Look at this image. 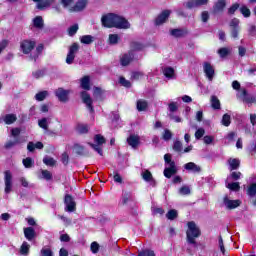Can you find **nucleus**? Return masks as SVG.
<instances>
[{"label":"nucleus","instance_id":"nucleus-55","mask_svg":"<svg viewBox=\"0 0 256 256\" xmlns=\"http://www.w3.org/2000/svg\"><path fill=\"white\" fill-rule=\"evenodd\" d=\"M19 143H21V141H19V140L8 141V142L5 144V148H6V149H11V147H15V145H19Z\"/></svg>","mask_w":256,"mask_h":256},{"label":"nucleus","instance_id":"nucleus-27","mask_svg":"<svg viewBox=\"0 0 256 256\" xmlns=\"http://www.w3.org/2000/svg\"><path fill=\"white\" fill-rule=\"evenodd\" d=\"M95 41V37L91 35H84L80 38V43H83V45H91Z\"/></svg>","mask_w":256,"mask_h":256},{"label":"nucleus","instance_id":"nucleus-26","mask_svg":"<svg viewBox=\"0 0 256 256\" xmlns=\"http://www.w3.org/2000/svg\"><path fill=\"white\" fill-rule=\"evenodd\" d=\"M163 75H165L167 79H175V69H173V67H165L163 69Z\"/></svg>","mask_w":256,"mask_h":256},{"label":"nucleus","instance_id":"nucleus-42","mask_svg":"<svg viewBox=\"0 0 256 256\" xmlns=\"http://www.w3.org/2000/svg\"><path fill=\"white\" fill-rule=\"evenodd\" d=\"M137 256H155V251L149 249L142 250L138 252Z\"/></svg>","mask_w":256,"mask_h":256},{"label":"nucleus","instance_id":"nucleus-64","mask_svg":"<svg viewBox=\"0 0 256 256\" xmlns=\"http://www.w3.org/2000/svg\"><path fill=\"white\" fill-rule=\"evenodd\" d=\"M101 95H103V90H101V88H99V87L94 88V97L96 99H99V97H101Z\"/></svg>","mask_w":256,"mask_h":256},{"label":"nucleus","instance_id":"nucleus-49","mask_svg":"<svg viewBox=\"0 0 256 256\" xmlns=\"http://www.w3.org/2000/svg\"><path fill=\"white\" fill-rule=\"evenodd\" d=\"M229 179H233L234 181H238V179H241V172H232L230 176L227 178V181Z\"/></svg>","mask_w":256,"mask_h":256},{"label":"nucleus","instance_id":"nucleus-29","mask_svg":"<svg viewBox=\"0 0 256 256\" xmlns=\"http://www.w3.org/2000/svg\"><path fill=\"white\" fill-rule=\"evenodd\" d=\"M147 107H149V104H147V101L142 100V99L137 101L138 111H147Z\"/></svg>","mask_w":256,"mask_h":256},{"label":"nucleus","instance_id":"nucleus-40","mask_svg":"<svg viewBox=\"0 0 256 256\" xmlns=\"http://www.w3.org/2000/svg\"><path fill=\"white\" fill-rule=\"evenodd\" d=\"M229 53H231V50L229 48H220L218 50V54L219 56L223 59L225 57H227V55H229Z\"/></svg>","mask_w":256,"mask_h":256},{"label":"nucleus","instance_id":"nucleus-13","mask_svg":"<svg viewBox=\"0 0 256 256\" xmlns=\"http://www.w3.org/2000/svg\"><path fill=\"white\" fill-rule=\"evenodd\" d=\"M69 90H65L63 88H58L55 91L56 97L59 99V101H62L63 103L67 102L69 100Z\"/></svg>","mask_w":256,"mask_h":256},{"label":"nucleus","instance_id":"nucleus-43","mask_svg":"<svg viewBox=\"0 0 256 256\" xmlns=\"http://www.w3.org/2000/svg\"><path fill=\"white\" fill-rule=\"evenodd\" d=\"M41 256H53V250L51 248L43 247L40 251Z\"/></svg>","mask_w":256,"mask_h":256},{"label":"nucleus","instance_id":"nucleus-39","mask_svg":"<svg viewBox=\"0 0 256 256\" xmlns=\"http://www.w3.org/2000/svg\"><path fill=\"white\" fill-rule=\"evenodd\" d=\"M33 23H34V27L41 29V27H43V18L41 16H38L34 18Z\"/></svg>","mask_w":256,"mask_h":256},{"label":"nucleus","instance_id":"nucleus-22","mask_svg":"<svg viewBox=\"0 0 256 256\" xmlns=\"http://www.w3.org/2000/svg\"><path fill=\"white\" fill-rule=\"evenodd\" d=\"M24 237L28 241H33L35 239V229L33 227L24 228Z\"/></svg>","mask_w":256,"mask_h":256},{"label":"nucleus","instance_id":"nucleus-36","mask_svg":"<svg viewBox=\"0 0 256 256\" xmlns=\"http://www.w3.org/2000/svg\"><path fill=\"white\" fill-rule=\"evenodd\" d=\"M226 187L230 189V191H239V189H241L239 182L226 183Z\"/></svg>","mask_w":256,"mask_h":256},{"label":"nucleus","instance_id":"nucleus-3","mask_svg":"<svg viewBox=\"0 0 256 256\" xmlns=\"http://www.w3.org/2000/svg\"><path fill=\"white\" fill-rule=\"evenodd\" d=\"M94 143H89L90 147L97 152L98 155H103V145H105V137L100 134L94 136Z\"/></svg>","mask_w":256,"mask_h":256},{"label":"nucleus","instance_id":"nucleus-34","mask_svg":"<svg viewBox=\"0 0 256 256\" xmlns=\"http://www.w3.org/2000/svg\"><path fill=\"white\" fill-rule=\"evenodd\" d=\"M48 95H49V92L41 91L35 95V99H36V101H45V99H47Z\"/></svg>","mask_w":256,"mask_h":256},{"label":"nucleus","instance_id":"nucleus-6","mask_svg":"<svg viewBox=\"0 0 256 256\" xmlns=\"http://www.w3.org/2000/svg\"><path fill=\"white\" fill-rule=\"evenodd\" d=\"M35 45H37V43L34 40L26 39L20 43V49L22 53H24V55H29V53H31L32 50L35 49Z\"/></svg>","mask_w":256,"mask_h":256},{"label":"nucleus","instance_id":"nucleus-47","mask_svg":"<svg viewBox=\"0 0 256 256\" xmlns=\"http://www.w3.org/2000/svg\"><path fill=\"white\" fill-rule=\"evenodd\" d=\"M77 31H79V25L74 24L73 26H71L68 29V35H70V37H73V35H75V33H77Z\"/></svg>","mask_w":256,"mask_h":256},{"label":"nucleus","instance_id":"nucleus-54","mask_svg":"<svg viewBox=\"0 0 256 256\" xmlns=\"http://www.w3.org/2000/svg\"><path fill=\"white\" fill-rule=\"evenodd\" d=\"M173 149H174V151H177L178 153L181 152V150L183 149V144L181 143V141H175Z\"/></svg>","mask_w":256,"mask_h":256},{"label":"nucleus","instance_id":"nucleus-23","mask_svg":"<svg viewBox=\"0 0 256 256\" xmlns=\"http://www.w3.org/2000/svg\"><path fill=\"white\" fill-rule=\"evenodd\" d=\"M228 165L230 167V171H235L241 165V160L237 158H229Z\"/></svg>","mask_w":256,"mask_h":256},{"label":"nucleus","instance_id":"nucleus-28","mask_svg":"<svg viewBox=\"0 0 256 256\" xmlns=\"http://www.w3.org/2000/svg\"><path fill=\"white\" fill-rule=\"evenodd\" d=\"M74 151L77 155H87V153H89L81 144H76L74 146Z\"/></svg>","mask_w":256,"mask_h":256},{"label":"nucleus","instance_id":"nucleus-63","mask_svg":"<svg viewBox=\"0 0 256 256\" xmlns=\"http://www.w3.org/2000/svg\"><path fill=\"white\" fill-rule=\"evenodd\" d=\"M131 199V193L124 192L122 196V203L125 205Z\"/></svg>","mask_w":256,"mask_h":256},{"label":"nucleus","instance_id":"nucleus-52","mask_svg":"<svg viewBox=\"0 0 256 256\" xmlns=\"http://www.w3.org/2000/svg\"><path fill=\"white\" fill-rule=\"evenodd\" d=\"M90 249H91V252L94 254L99 253V243L92 242L90 245Z\"/></svg>","mask_w":256,"mask_h":256},{"label":"nucleus","instance_id":"nucleus-7","mask_svg":"<svg viewBox=\"0 0 256 256\" xmlns=\"http://www.w3.org/2000/svg\"><path fill=\"white\" fill-rule=\"evenodd\" d=\"M175 174H177V165H175V162H170V164H167V167L164 169V176L167 179H171Z\"/></svg>","mask_w":256,"mask_h":256},{"label":"nucleus","instance_id":"nucleus-18","mask_svg":"<svg viewBox=\"0 0 256 256\" xmlns=\"http://www.w3.org/2000/svg\"><path fill=\"white\" fill-rule=\"evenodd\" d=\"M86 7H87V0H78L73 7L69 8V11L71 13L73 12L78 13L79 11H83V9H85Z\"/></svg>","mask_w":256,"mask_h":256},{"label":"nucleus","instance_id":"nucleus-19","mask_svg":"<svg viewBox=\"0 0 256 256\" xmlns=\"http://www.w3.org/2000/svg\"><path fill=\"white\" fill-rule=\"evenodd\" d=\"M141 177L142 179H144V181H146V183H150L152 187H155V184H156L155 179L153 178V174H151L149 170L142 171Z\"/></svg>","mask_w":256,"mask_h":256},{"label":"nucleus","instance_id":"nucleus-14","mask_svg":"<svg viewBox=\"0 0 256 256\" xmlns=\"http://www.w3.org/2000/svg\"><path fill=\"white\" fill-rule=\"evenodd\" d=\"M239 97H241V99H243V101L245 103H248V104H252V103H255L256 101V97L253 96V95H249L247 94V90L245 89H241L240 92H239Z\"/></svg>","mask_w":256,"mask_h":256},{"label":"nucleus","instance_id":"nucleus-53","mask_svg":"<svg viewBox=\"0 0 256 256\" xmlns=\"http://www.w3.org/2000/svg\"><path fill=\"white\" fill-rule=\"evenodd\" d=\"M248 195H250V197H255V195H256V184L250 185V187L248 188Z\"/></svg>","mask_w":256,"mask_h":256},{"label":"nucleus","instance_id":"nucleus-38","mask_svg":"<svg viewBox=\"0 0 256 256\" xmlns=\"http://www.w3.org/2000/svg\"><path fill=\"white\" fill-rule=\"evenodd\" d=\"M222 125H224V127H229V125H231V116L229 114L223 115Z\"/></svg>","mask_w":256,"mask_h":256},{"label":"nucleus","instance_id":"nucleus-45","mask_svg":"<svg viewBox=\"0 0 256 256\" xmlns=\"http://www.w3.org/2000/svg\"><path fill=\"white\" fill-rule=\"evenodd\" d=\"M141 49H143V44H141L139 42H132L131 43L132 53H133V51H141Z\"/></svg>","mask_w":256,"mask_h":256},{"label":"nucleus","instance_id":"nucleus-37","mask_svg":"<svg viewBox=\"0 0 256 256\" xmlns=\"http://www.w3.org/2000/svg\"><path fill=\"white\" fill-rule=\"evenodd\" d=\"M177 215H178L177 210L172 209V210L167 212L166 217L170 221H173L174 219H177Z\"/></svg>","mask_w":256,"mask_h":256},{"label":"nucleus","instance_id":"nucleus-31","mask_svg":"<svg viewBox=\"0 0 256 256\" xmlns=\"http://www.w3.org/2000/svg\"><path fill=\"white\" fill-rule=\"evenodd\" d=\"M29 249H31V245L27 242H23L20 248L21 255H29Z\"/></svg>","mask_w":256,"mask_h":256},{"label":"nucleus","instance_id":"nucleus-24","mask_svg":"<svg viewBox=\"0 0 256 256\" xmlns=\"http://www.w3.org/2000/svg\"><path fill=\"white\" fill-rule=\"evenodd\" d=\"M2 121H4V123L6 125H13V123H15V121H17V115H15V114H6L2 118Z\"/></svg>","mask_w":256,"mask_h":256},{"label":"nucleus","instance_id":"nucleus-35","mask_svg":"<svg viewBox=\"0 0 256 256\" xmlns=\"http://www.w3.org/2000/svg\"><path fill=\"white\" fill-rule=\"evenodd\" d=\"M211 105L213 109H221V102L219 101V98H217V96L211 97Z\"/></svg>","mask_w":256,"mask_h":256},{"label":"nucleus","instance_id":"nucleus-2","mask_svg":"<svg viewBox=\"0 0 256 256\" xmlns=\"http://www.w3.org/2000/svg\"><path fill=\"white\" fill-rule=\"evenodd\" d=\"M187 231H186V239L187 243L190 245H194L197 247V241L195 239L201 237V229L197 227V224L194 221H190L187 223Z\"/></svg>","mask_w":256,"mask_h":256},{"label":"nucleus","instance_id":"nucleus-51","mask_svg":"<svg viewBox=\"0 0 256 256\" xmlns=\"http://www.w3.org/2000/svg\"><path fill=\"white\" fill-rule=\"evenodd\" d=\"M77 51H79V44L74 43V44H72V45L70 46L68 53H70V54H72V55H75V53H77Z\"/></svg>","mask_w":256,"mask_h":256},{"label":"nucleus","instance_id":"nucleus-44","mask_svg":"<svg viewBox=\"0 0 256 256\" xmlns=\"http://www.w3.org/2000/svg\"><path fill=\"white\" fill-rule=\"evenodd\" d=\"M43 163L45 165H48L49 167H53V165H55V159H53L52 157L46 156L43 159Z\"/></svg>","mask_w":256,"mask_h":256},{"label":"nucleus","instance_id":"nucleus-4","mask_svg":"<svg viewBox=\"0 0 256 256\" xmlns=\"http://www.w3.org/2000/svg\"><path fill=\"white\" fill-rule=\"evenodd\" d=\"M241 21L234 18L230 21V37L232 39H239V33H241V26H239Z\"/></svg>","mask_w":256,"mask_h":256},{"label":"nucleus","instance_id":"nucleus-30","mask_svg":"<svg viewBox=\"0 0 256 256\" xmlns=\"http://www.w3.org/2000/svg\"><path fill=\"white\" fill-rule=\"evenodd\" d=\"M89 85H90L89 76H84L81 79V87H82V89H85L86 91H89V89H90Z\"/></svg>","mask_w":256,"mask_h":256},{"label":"nucleus","instance_id":"nucleus-61","mask_svg":"<svg viewBox=\"0 0 256 256\" xmlns=\"http://www.w3.org/2000/svg\"><path fill=\"white\" fill-rule=\"evenodd\" d=\"M179 193L180 195H189V193H191V189H189L187 186H184L179 189Z\"/></svg>","mask_w":256,"mask_h":256},{"label":"nucleus","instance_id":"nucleus-12","mask_svg":"<svg viewBox=\"0 0 256 256\" xmlns=\"http://www.w3.org/2000/svg\"><path fill=\"white\" fill-rule=\"evenodd\" d=\"M169 15H171V10H164L161 14H159L155 19V25H163L169 19Z\"/></svg>","mask_w":256,"mask_h":256},{"label":"nucleus","instance_id":"nucleus-16","mask_svg":"<svg viewBox=\"0 0 256 256\" xmlns=\"http://www.w3.org/2000/svg\"><path fill=\"white\" fill-rule=\"evenodd\" d=\"M64 203L66 205V211H69L70 213H73L75 211V200H73V197L71 195H66L64 199Z\"/></svg>","mask_w":256,"mask_h":256},{"label":"nucleus","instance_id":"nucleus-25","mask_svg":"<svg viewBox=\"0 0 256 256\" xmlns=\"http://www.w3.org/2000/svg\"><path fill=\"white\" fill-rule=\"evenodd\" d=\"M227 3L225 0H218L214 5V13H220V11H223L225 9V6Z\"/></svg>","mask_w":256,"mask_h":256},{"label":"nucleus","instance_id":"nucleus-20","mask_svg":"<svg viewBox=\"0 0 256 256\" xmlns=\"http://www.w3.org/2000/svg\"><path fill=\"white\" fill-rule=\"evenodd\" d=\"M184 169L190 173H201V166L195 164V162H188L184 165Z\"/></svg>","mask_w":256,"mask_h":256},{"label":"nucleus","instance_id":"nucleus-60","mask_svg":"<svg viewBox=\"0 0 256 256\" xmlns=\"http://www.w3.org/2000/svg\"><path fill=\"white\" fill-rule=\"evenodd\" d=\"M205 135V129L203 128H199L196 132H195V138L196 139H201V137H203Z\"/></svg>","mask_w":256,"mask_h":256},{"label":"nucleus","instance_id":"nucleus-1","mask_svg":"<svg viewBox=\"0 0 256 256\" xmlns=\"http://www.w3.org/2000/svg\"><path fill=\"white\" fill-rule=\"evenodd\" d=\"M101 21L102 25L104 27H108V29H111L113 27H115L116 29H129L131 27V24H129V21H127V19L117 14L104 15Z\"/></svg>","mask_w":256,"mask_h":256},{"label":"nucleus","instance_id":"nucleus-32","mask_svg":"<svg viewBox=\"0 0 256 256\" xmlns=\"http://www.w3.org/2000/svg\"><path fill=\"white\" fill-rule=\"evenodd\" d=\"M119 35L117 34H110L108 38L109 45H117L119 43Z\"/></svg>","mask_w":256,"mask_h":256},{"label":"nucleus","instance_id":"nucleus-41","mask_svg":"<svg viewBox=\"0 0 256 256\" xmlns=\"http://www.w3.org/2000/svg\"><path fill=\"white\" fill-rule=\"evenodd\" d=\"M60 3L64 9H70L71 5L75 3V0H60Z\"/></svg>","mask_w":256,"mask_h":256},{"label":"nucleus","instance_id":"nucleus-48","mask_svg":"<svg viewBox=\"0 0 256 256\" xmlns=\"http://www.w3.org/2000/svg\"><path fill=\"white\" fill-rule=\"evenodd\" d=\"M240 13H242V15L244 17H251V10H249V8H247V6H242L240 8Z\"/></svg>","mask_w":256,"mask_h":256},{"label":"nucleus","instance_id":"nucleus-15","mask_svg":"<svg viewBox=\"0 0 256 256\" xmlns=\"http://www.w3.org/2000/svg\"><path fill=\"white\" fill-rule=\"evenodd\" d=\"M209 0H189L186 2V7L188 9H195V7H201L203 5H207Z\"/></svg>","mask_w":256,"mask_h":256},{"label":"nucleus","instance_id":"nucleus-5","mask_svg":"<svg viewBox=\"0 0 256 256\" xmlns=\"http://www.w3.org/2000/svg\"><path fill=\"white\" fill-rule=\"evenodd\" d=\"M4 185V191L6 195H9L13 191V174L9 170L4 172Z\"/></svg>","mask_w":256,"mask_h":256},{"label":"nucleus","instance_id":"nucleus-9","mask_svg":"<svg viewBox=\"0 0 256 256\" xmlns=\"http://www.w3.org/2000/svg\"><path fill=\"white\" fill-rule=\"evenodd\" d=\"M135 59V53H133V51H129L126 54H123L120 58V63L122 65V67H127V65H129V63H131V61H133Z\"/></svg>","mask_w":256,"mask_h":256},{"label":"nucleus","instance_id":"nucleus-33","mask_svg":"<svg viewBox=\"0 0 256 256\" xmlns=\"http://www.w3.org/2000/svg\"><path fill=\"white\" fill-rule=\"evenodd\" d=\"M38 125L41 129H44L45 131H47V129H49V119L47 118H42L38 121Z\"/></svg>","mask_w":256,"mask_h":256},{"label":"nucleus","instance_id":"nucleus-58","mask_svg":"<svg viewBox=\"0 0 256 256\" xmlns=\"http://www.w3.org/2000/svg\"><path fill=\"white\" fill-rule=\"evenodd\" d=\"M119 83L120 85H123V87H131V82L124 77H120Z\"/></svg>","mask_w":256,"mask_h":256},{"label":"nucleus","instance_id":"nucleus-50","mask_svg":"<svg viewBox=\"0 0 256 256\" xmlns=\"http://www.w3.org/2000/svg\"><path fill=\"white\" fill-rule=\"evenodd\" d=\"M23 165L26 167V169H30V167H33V159L31 158H26L23 160Z\"/></svg>","mask_w":256,"mask_h":256},{"label":"nucleus","instance_id":"nucleus-17","mask_svg":"<svg viewBox=\"0 0 256 256\" xmlns=\"http://www.w3.org/2000/svg\"><path fill=\"white\" fill-rule=\"evenodd\" d=\"M140 141H141V138L139 137V135H135V134H131L127 138V143L128 145H130V147H132V149H137V147H139Z\"/></svg>","mask_w":256,"mask_h":256},{"label":"nucleus","instance_id":"nucleus-56","mask_svg":"<svg viewBox=\"0 0 256 256\" xmlns=\"http://www.w3.org/2000/svg\"><path fill=\"white\" fill-rule=\"evenodd\" d=\"M162 137H163L164 141H169V139H171V137H173V133H171L169 129H166V130H164V134Z\"/></svg>","mask_w":256,"mask_h":256},{"label":"nucleus","instance_id":"nucleus-57","mask_svg":"<svg viewBox=\"0 0 256 256\" xmlns=\"http://www.w3.org/2000/svg\"><path fill=\"white\" fill-rule=\"evenodd\" d=\"M170 113H175L179 107L177 106V102H171L168 106Z\"/></svg>","mask_w":256,"mask_h":256},{"label":"nucleus","instance_id":"nucleus-8","mask_svg":"<svg viewBox=\"0 0 256 256\" xmlns=\"http://www.w3.org/2000/svg\"><path fill=\"white\" fill-rule=\"evenodd\" d=\"M223 205L226 209H237L241 205V200H231L227 196L223 198Z\"/></svg>","mask_w":256,"mask_h":256},{"label":"nucleus","instance_id":"nucleus-10","mask_svg":"<svg viewBox=\"0 0 256 256\" xmlns=\"http://www.w3.org/2000/svg\"><path fill=\"white\" fill-rule=\"evenodd\" d=\"M204 73L210 81H213V77L215 76V68L209 62H204L203 64Z\"/></svg>","mask_w":256,"mask_h":256},{"label":"nucleus","instance_id":"nucleus-21","mask_svg":"<svg viewBox=\"0 0 256 256\" xmlns=\"http://www.w3.org/2000/svg\"><path fill=\"white\" fill-rule=\"evenodd\" d=\"M34 3H37V9H45V7H50L55 3V0H33Z\"/></svg>","mask_w":256,"mask_h":256},{"label":"nucleus","instance_id":"nucleus-62","mask_svg":"<svg viewBox=\"0 0 256 256\" xmlns=\"http://www.w3.org/2000/svg\"><path fill=\"white\" fill-rule=\"evenodd\" d=\"M52 175L51 172H49L48 170H42V178L46 179V181H50Z\"/></svg>","mask_w":256,"mask_h":256},{"label":"nucleus","instance_id":"nucleus-46","mask_svg":"<svg viewBox=\"0 0 256 256\" xmlns=\"http://www.w3.org/2000/svg\"><path fill=\"white\" fill-rule=\"evenodd\" d=\"M78 133H87L89 131V127L85 124H78L76 127Z\"/></svg>","mask_w":256,"mask_h":256},{"label":"nucleus","instance_id":"nucleus-59","mask_svg":"<svg viewBox=\"0 0 256 256\" xmlns=\"http://www.w3.org/2000/svg\"><path fill=\"white\" fill-rule=\"evenodd\" d=\"M131 77L135 81H139V79H143V72H133Z\"/></svg>","mask_w":256,"mask_h":256},{"label":"nucleus","instance_id":"nucleus-11","mask_svg":"<svg viewBox=\"0 0 256 256\" xmlns=\"http://www.w3.org/2000/svg\"><path fill=\"white\" fill-rule=\"evenodd\" d=\"M81 98L83 103L86 104L87 109H89L90 113H93L94 109H93V99H91V95H89V93L83 91L81 93Z\"/></svg>","mask_w":256,"mask_h":256}]
</instances>
